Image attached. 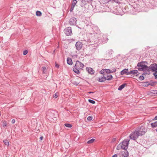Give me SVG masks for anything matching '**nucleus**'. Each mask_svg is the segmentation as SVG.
Wrapping results in <instances>:
<instances>
[{"label": "nucleus", "mask_w": 157, "mask_h": 157, "mask_svg": "<svg viewBox=\"0 0 157 157\" xmlns=\"http://www.w3.org/2000/svg\"><path fill=\"white\" fill-rule=\"evenodd\" d=\"M82 44L80 41H78L76 43L75 46L76 49L79 51L81 50L82 47Z\"/></svg>", "instance_id": "nucleus-9"}, {"label": "nucleus", "mask_w": 157, "mask_h": 157, "mask_svg": "<svg viewBox=\"0 0 157 157\" xmlns=\"http://www.w3.org/2000/svg\"><path fill=\"white\" fill-rule=\"evenodd\" d=\"M15 119H13L12 120L11 122L12 124H14L15 122Z\"/></svg>", "instance_id": "nucleus-38"}, {"label": "nucleus", "mask_w": 157, "mask_h": 157, "mask_svg": "<svg viewBox=\"0 0 157 157\" xmlns=\"http://www.w3.org/2000/svg\"><path fill=\"white\" fill-rule=\"evenodd\" d=\"M36 15L37 16H40L42 15V13L40 11H37L36 12Z\"/></svg>", "instance_id": "nucleus-23"}, {"label": "nucleus", "mask_w": 157, "mask_h": 157, "mask_svg": "<svg viewBox=\"0 0 157 157\" xmlns=\"http://www.w3.org/2000/svg\"><path fill=\"white\" fill-rule=\"evenodd\" d=\"M57 116V113L56 111L53 110L48 112L47 115V117L48 119L53 122L56 121Z\"/></svg>", "instance_id": "nucleus-2"}, {"label": "nucleus", "mask_w": 157, "mask_h": 157, "mask_svg": "<svg viewBox=\"0 0 157 157\" xmlns=\"http://www.w3.org/2000/svg\"><path fill=\"white\" fill-rule=\"evenodd\" d=\"M7 124L6 121H4L2 123V125L3 127H5L7 126Z\"/></svg>", "instance_id": "nucleus-29"}, {"label": "nucleus", "mask_w": 157, "mask_h": 157, "mask_svg": "<svg viewBox=\"0 0 157 157\" xmlns=\"http://www.w3.org/2000/svg\"><path fill=\"white\" fill-rule=\"evenodd\" d=\"M87 144H88V143H89L88 141L87 142Z\"/></svg>", "instance_id": "nucleus-46"}, {"label": "nucleus", "mask_w": 157, "mask_h": 157, "mask_svg": "<svg viewBox=\"0 0 157 157\" xmlns=\"http://www.w3.org/2000/svg\"><path fill=\"white\" fill-rule=\"evenodd\" d=\"M75 6L71 5V8L70 9V11L71 12L73 10L75 7Z\"/></svg>", "instance_id": "nucleus-34"}, {"label": "nucleus", "mask_w": 157, "mask_h": 157, "mask_svg": "<svg viewBox=\"0 0 157 157\" xmlns=\"http://www.w3.org/2000/svg\"><path fill=\"white\" fill-rule=\"evenodd\" d=\"M79 83V82L78 81H74L72 82V83L73 84L76 86H77Z\"/></svg>", "instance_id": "nucleus-24"}, {"label": "nucleus", "mask_w": 157, "mask_h": 157, "mask_svg": "<svg viewBox=\"0 0 157 157\" xmlns=\"http://www.w3.org/2000/svg\"><path fill=\"white\" fill-rule=\"evenodd\" d=\"M86 70L88 71V67H87L86 68Z\"/></svg>", "instance_id": "nucleus-44"}, {"label": "nucleus", "mask_w": 157, "mask_h": 157, "mask_svg": "<svg viewBox=\"0 0 157 157\" xmlns=\"http://www.w3.org/2000/svg\"><path fill=\"white\" fill-rule=\"evenodd\" d=\"M154 119L155 120H157V115L155 117Z\"/></svg>", "instance_id": "nucleus-43"}, {"label": "nucleus", "mask_w": 157, "mask_h": 157, "mask_svg": "<svg viewBox=\"0 0 157 157\" xmlns=\"http://www.w3.org/2000/svg\"><path fill=\"white\" fill-rule=\"evenodd\" d=\"M3 143L5 144V145L8 146L9 145V142L8 141L7 139H5L3 140Z\"/></svg>", "instance_id": "nucleus-20"}, {"label": "nucleus", "mask_w": 157, "mask_h": 157, "mask_svg": "<svg viewBox=\"0 0 157 157\" xmlns=\"http://www.w3.org/2000/svg\"><path fill=\"white\" fill-rule=\"evenodd\" d=\"M97 80L99 82H103L106 80L105 76H104L102 77L99 78H98Z\"/></svg>", "instance_id": "nucleus-14"}, {"label": "nucleus", "mask_w": 157, "mask_h": 157, "mask_svg": "<svg viewBox=\"0 0 157 157\" xmlns=\"http://www.w3.org/2000/svg\"><path fill=\"white\" fill-rule=\"evenodd\" d=\"M64 125L67 128H71L72 127V125L71 124L69 123H65L64 124Z\"/></svg>", "instance_id": "nucleus-22"}, {"label": "nucleus", "mask_w": 157, "mask_h": 157, "mask_svg": "<svg viewBox=\"0 0 157 157\" xmlns=\"http://www.w3.org/2000/svg\"><path fill=\"white\" fill-rule=\"evenodd\" d=\"M128 71V69H124L123 70H122L121 72V74L122 75H123L124 74H128L127 72Z\"/></svg>", "instance_id": "nucleus-17"}, {"label": "nucleus", "mask_w": 157, "mask_h": 157, "mask_svg": "<svg viewBox=\"0 0 157 157\" xmlns=\"http://www.w3.org/2000/svg\"><path fill=\"white\" fill-rule=\"evenodd\" d=\"M42 70L43 73L45 74L46 72L47 68L45 67H42Z\"/></svg>", "instance_id": "nucleus-25"}, {"label": "nucleus", "mask_w": 157, "mask_h": 157, "mask_svg": "<svg viewBox=\"0 0 157 157\" xmlns=\"http://www.w3.org/2000/svg\"><path fill=\"white\" fill-rule=\"evenodd\" d=\"M76 19L75 18L72 17L70 19L69 21V23L71 25H74L76 24Z\"/></svg>", "instance_id": "nucleus-11"}, {"label": "nucleus", "mask_w": 157, "mask_h": 157, "mask_svg": "<svg viewBox=\"0 0 157 157\" xmlns=\"http://www.w3.org/2000/svg\"><path fill=\"white\" fill-rule=\"evenodd\" d=\"M77 2L76 0H73L71 5L75 6Z\"/></svg>", "instance_id": "nucleus-27"}, {"label": "nucleus", "mask_w": 157, "mask_h": 157, "mask_svg": "<svg viewBox=\"0 0 157 157\" xmlns=\"http://www.w3.org/2000/svg\"><path fill=\"white\" fill-rule=\"evenodd\" d=\"M147 63L146 62H141L138 63L137 66L138 70L140 71H143L145 72L149 71L150 70V67L147 66Z\"/></svg>", "instance_id": "nucleus-1"}, {"label": "nucleus", "mask_w": 157, "mask_h": 157, "mask_svg": "<svg viewBox=\"0 0 157 157\" xmlns=\"http://www.w3.org/2000/svg\"><path fill=\"white\" fill-rule=\"evenodd\" d=\"M155 76V78H157V72H155L153 74Z\"/></svg>", "instance_id": "nucleus-36"}, {"label": "nucleus", "mask_w": 157, "mask_h": 157, "mask_svg": "<svg viewBox=\"0 0 157 157\" xmlns=\"http://www.w3.org/2000/svg\"><path fill=\"white\" fill-rule=\"evenodd\" d=\"M151 125L152 128H155L157 127V121L151 124Z\"/></svg>", "instance_id": "nucleus-18"}, {"label": "nucleus", "mask_w": 157, "mask_h": 157, "mask_svg": "<svg viewBox=\"0 0 157 157\" xmlns=\"http://www.w3.org/2000/svg\"><path fill=\"white\" fill-rule=\"evenodd\" d=\"M128 74H133L134 75H136V76H137L139 75V73L138 71L136 70L130 71L129 73V74H127V75Z\"/></svg>", "instance_id": "nucleus-13"}, {"label": "nucleus", "mask_w": 157, "mask_h": 157, "mask_svg": "<svg viewBox=\"0 0 157 157\" xmlns=\"http://www.w3.org/2000/svg\"><path fill=\"white\" fill-rule=\"evenodd\" d=\"M140 135L138 132V131H137L136 129L134 131L132 132L130 134L129 137L131 139L135 140L137 139L139 136H140Z\"/></svg>", "instance_id": "nucleus-5"}, {"label": "nucleus", "mask_w": 157, "mask_h": 157, "mask_svg": "<svg viewBox=\"0 0 157 157\" xmlns=\"http://www.w3.org/2000/svg\"><path fill=\"white\" fill-rule=\"evenodd\" d=\"M58 97L57 93H56L53 96V97L56 98H57Z\"/></svg>", "instance_id": "nucleus-35"}, {"label": "nucleus", "mask_w": 157, "mask_h": 157, "mask_svg": "<svg viewBox=\"0 0 157 157\" xmlns=\"http://www.w3.org/2000/svg\"><path fill=\"white\" fill-rule=\"evenodd\" d=\"M28 53V51L27 50H25L23 52V54L24 55H25Z\"/></svg>", "instance_id": "nucleus-32"}, {"label": "nucleus", "mask_w": 157, "mask_h": 157, "mask_svg": "<svg viewBox=\"0 0 157 157\" xmlns=\"http://www.w3.org/2000/svg\"><path fill=\"white\" fill-rule=\"evenodd\" d=\"M116 71V69L115 68H112V70H111V73L114 72Z\"/></svg>", "instance_id": "nucleus-33"}, {"label": "nucleus", "mask_w": 157, "mask_h": 157, "mask_svg": "<svg viewBox=\"0 0 157 157\" xmlns=\"http://www.w3.org/2000/svg\"><path fill=\"white\" fill-rule=\"evenodd\" d=\"M125 85V84H123L119 86L118 88V90H122L123 88H124V87Z\"/></svg>", "instance_id": "nucleus-21"}, {"label": "nucleus", "mask_w": 157, "mask_h": 157, "mask_svg": "<svg viewBox=\"0 0 157 157\" xmlns=\"http://www.w3.org/2000/svg\"><path fill=\"white\" fill-rule=\"evenodd\" d=\"M93 118V117L92 116H89V121H91L92 120Z\"/></svg>", "instance_id": "nucleus-37"}, {"label": "nucleus", "mask_w": 157, "mask_h": 157, "mask_svg": "<svg viewBox=\"0 0 157 157\" xmlns=\"http://www.w3.org/2000/svg\"><path fill=\"white\" fill-rule=\"evenodd\" d=\"M55 67H56L58 68L59 67V65L58 64H56L55 65Z\"/></svg>", "instance_id": "nucleus-40"}, {"label": "nucleus", "mask_w": 157, "mask_h": 157, "mask_svg": "<svg viewBox=\"0 0 157 157\" xmlns=\"http://www.w3.org/2000/svg\"><path fill=\"white\" fill-rule=\"evenodd\" d=\"M94 71L92 68H89V74H90L91 75L94 74Z\"/></svg>", "instance_id": "nucleus-19"}, {"label": "nucleus", "mask_w": 157, "mask_h": 157, "mask_svg": "<svg viewBox=\"0 0 157 157\" xmlns=\"http://www.w3.org/2000/svg\"><path fill=\"white\" fill-rule=\"evenodd\" d=\"M64 32L67 36H69L71 35L72 33L71 27H69L67 28L64 29Z\"/></svg>", "instance_id": "nucleus-7"}, {"label": "nucleus", "mask_w": 157, "mask_h": 157, "mask_svg": "<svg viewBox=\"0 0 157 157\" xmlns=\"http://www.w3.org/2000/svg\"><path fill=\"white\" fill-rule=\"evenodd\" d=\"M92 93V92H89V94H90V93Z\"/></svg>", "instance_id": "nucleus-47"}, {"label": "nucleus", "mask_w": 157, "mask_h": 157, "mask_svg": "<svg viewBox=\"0 0 157 157\" xmlns=\"http://www.w3.org/2000/svg\"><path fill=\"white\" fill-rule=\"evenodd\" d=\"M67 63L69 65H72V61L71 59L68 58L67 59Z\"/></svg>", "instance_id": "nucleus-15"}, {"label": "nucleus", "mask_w": 157, "mask_h": 157, "mask_svg": "<svg viewBox=\"0 0 157 157\" xmlns=\"http://www.w3.org/2000/svg\"><path fill=\"white\" fill-rule=\"evenodd\" d=\"M95 140L94 139H92L91 140H89V144H91L93 143H94Z\"/></svg>", "instance_id": "nucleus-28"}, {"label": "nucleus", "mask_w": 157, "mask_h": 157, "mask_svg": "<svg viewBox=\"0 0 157 157\" xmlns=\"http://www.w3.org/2000/svg\"><path fill=\"white\" fill-rule=\"evenodd\" d=\"M153 93L157 95V90L153 91Z\"/></svg>", "instance_id": "nucleus-39"}, {"label": "nucleus", "mask_w": 157, "mask_h": 157, "mask_svg": "<svg viewBox=\"0 0 157 157\" xmlns=\"http://www.w3.org/2000/svg\"><path fill=\"white\" fill-rule=\"evenodd\" d=\"M89 102H90L93 104H94L95 103V101H94L90 99H89Z\"/></svg>", "instance_id": "nucleus-31"}, {"label": "nucleus", "mask_w": 157, "mask_h": 157, "mask_svg": "<svg viewBox=\"0 0 157 157\" xmlns=\"http://www.w3.org/2000/svg\"><path fill=\"white\" fill-rule=\"evenodd\" d=\"M82 2L84 4H86L88 2V0H82Z\"/></svg>", "instance_id": "nucleus-26"}, {"label": "nucleus", "mask_w": 157, "mask_h": 157, "mask_svg": "<svg viewBox=\"0 0 157 157\" xmlns=\"http://www.w3.org/2000/svg\"><path fill=\"white\" fill-rule=\"evenodd\" d=\"M87 120H88V119H89V118H88V117L87 118Z\"/></svg>", "instance_id": "nucleus-45"}, {"label": "nucleus", "mask_w": 157, "mask_h": 157, "mask_svg": "<svg viewBox=\"0 0 157 157\" xmlns=\"http://www.w3.org/2000/svg\"><path fill=\"white\" fill-rule=\"evenodd\" d=\"M150 70L152 71H155V72H157V64L156 63H154L151 64L150 67Z\"/></svg>", "instance_id": "nucleus-10"}, {"label": "nucleus", "mask_w": 157, "mask_h": 157, "mask_svg": "<svg viewBox=\"0 0 157 157\" xmlns=\"http://www.w3.org/2000/svg\"><path fill=\"white\" fill-rule=\"evenodd\" d=\"M84 67V65L83 63L78 61H77L73 70L75 73L79 74L80 73V71Z\"/></svg>", "instance_id": "nucleus-3"}, {"label": "nucleus", "mask_w": 157, "mask_h": 157, "mask_svg": "<svg viewBox=\"0 0 157 157\" xmlns=\"http://www.w3.org/2000/svg\"><path fill=\"white\" fill-rule=\"evenodd\" d=\"M40 139L41 140H43V136H41L40 137Z\"/></svg>", "instance_id": "nucleus-41"}, {"label": "nucleus", "mask_w": 157, "mask_h": 157, "mask_svg": "<svg viewBox=\"0 0 157 157\" xmlns=\"http://www.w3.org/2000/svg\"><path fill=\"white\" fill-rule=\"evenodd\" d=\"M113 78L112 75H107V76L105 75V78L106 80H111Z\"/></svg>", "instance_id": "nucleus-16"}, {"label": "nucleus", "mask_w": 157, "mask_h": 157, "mask_svg": "<svg viewBox=\"0 0 157 157\" xmlns=\"http://www.w3.org/2000/svg\"><path fill=\"white\" fill-rule=\"evenodd\" d=\"M111 73H112L111 70L109 69H103L100 72V73L103 75L104 76H105L106 74Z\"/></svg>", "instance_id": "nucleus-8"}, {"label": "nucleus", "mask_w": 157, "mask_h": 157, "mask_svg": "<svg viewBox=\"0 0 157 157\" xmlns=\"http://www.w3.org/2000/svg\"><path fill=\"white\" fill-rule=\"evenodd\" d=\"M139 79L140 80H143L144 79V77L143 76H140L139 77Z\"/></svg>", "instance_id": "nucleus-30"}, {"label": "nucleus", "mask_w": 157, "mask_h": 157, "mask_svg": "<svg viewBox=\"0 0 157 157\" xmlns=\"http://www.w3.org/2000/svg\"><path fill=\"white\" fill-rule=\"evenodd\" d=\"M129 140L127 139L122 142V143H120L117 147V149L119 150L121 148L124 149H126L128 148V146Z\"/></svg>", "instance_id": "nucleus-4"}, {"label": "nucleus", "mask_w": 157, "mask_h": 157, "mask_svg": "<svg viewBox=\"0 0 157 157\" xmlns=\"http://www.w3.org/2000/svg\"><path fill=\"white\" fill-rule=\"evenodd\" d=\"M113 157H117V155L116 154H115L113 156Z\"/></svg>", "instance_id": "nucleus-42"}, {"label": "nucleus", "mask_w": 157, "mask_h": 157, "mask_svg": "<svg viewBox=\"0 0 157 157\" xmlns=\"http://www.w3.org/2000/svg\"><path fill=\"white\" fill-rule=\"evenodd\" d=\"M128 153L127 151L121 152L120 154V157H128Z\"/></svg>", "instance_id": "nucleus-12"}, {"label": "nucleus", "mask_w": 157, "mask_h": 157, "mask_svg": "<svg viewBox=\"0 0 157 157\" xmlns=\"http://www.w3.org/2000/svg\"><path fill=\"white\" fill-rule=\"evenodd\" d=\"M137 131H138L139 133L140 136H141L144 134L145 132L147 131V129L145 126H141L137 128L136 129Z\"/></svg>", "instance_id": "nucleus-6"}]
</instances>
